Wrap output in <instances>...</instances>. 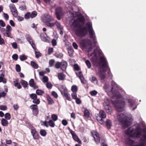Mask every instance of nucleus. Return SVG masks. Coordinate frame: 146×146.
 <instances>
[{
  "mask_svg": "<svg viewBox=\"0 0 146 146\" xmlns=\"http://www.w3.org/2000/svg\"><path fill=\"white\" fill-rule=\"evenodd\" d=\"M6 31L10 33L12 30L11 27L9 25H7L6 27Z\"/></svg>",
  "mask_w": 146,
  "mask_h": 146,
  "instance_id": "49",
  "label": "nucleus"
},
{
  "mask_svg": "<svg viewBox=\"0 0 146 146\" xmlns=\"http://www.w3.org/2000/svg\"><path fill=\"white\" fill-rule=\"evenodd\" d=\"M77 86L74 85L71 87V90L73 92H75L77 91Z\"/></svg>",
  "mask_w": 146,
  "mask_h": 146,
  "instance_id": "41",
  "label": "nucleus"
},
{
  "mask_svg": "<svg viewBox=\"0 0 146 146\" xmlns=\"http://www.w3.org/2000/svg\"><path fill=\"white\" fill-rule=\"evenodd\" d=\"M47 99L49 104H52L54 103V101L50 97H48Z\"/></svg>",
  "mask_w": 146,
  "mask_h": 146,
  "instance_id": "40",
  "label": "nucleus"
},
{
  "mask_svg": "<svg viewBox=\"0 0 146 146\" xmlns=\"http://www.w3.org/2000/svg\"><path fill=\"white\" fill-rule=\"evenodd\" d=\"M48 78L47 76L43 77L42 79V81L44 82H46L48 81Z\"/></svg>",
  "mask_w": 146,
  "mask_h": 146,
  "instance_id": "61",
  "label": "nucleus"
},
{
  "mask_svg": "<svg viewBox=\"0 0 146 146\" xmlns=\"http://www.w3.org/2000/svg\"><path fill=\"white\" fill-rule=\"evenodd\" d=\"M4 75L3 74H1L0 76V82H3V83H5L6 82V79L4 78Z\"/></svg>",
  "mask_w": 146,
  "mask_h": 146,
  "instance_id": "24",
  "label": "nucleus"
},
{
  "mask_svg": "<svg viewBox=\"0 0 146 146\" xmlns=\"http://www.w3.org/2000/svg\"><path fill=\"white\" fill-rule=\"evenodd\" d=\"M16 70L17 72H19L21 71V67L18 64H17L16 66Z\"/></svg>",
  "mask_w": 146,
  "mask_h": 146,
  "instance_id": "57",
  "label": "nucleus"
},
{
  "mask_svg": "<svg viewBox=\"0 0 146 146\" xmlns=\"http://www.w3.org/2000/svg\"><path fill=\"white\" fill-rule=\"evenodd\" d=\"M6 24L5 23L1 20H0V25L3 27L5 26Z\"/></svg>",
  "mask_w": 146,
  "mask_h": 146,
  "instance_id": "59",
  "label": "nucleus"
},
{
  "mask_svg": "<svg viewBox=\"0 0 146 146\" xmlns=\"http://www.w3.org/2000/svg\"><path fill=\"white\" fill-rule=\"evenodd\" d=\"M44 93V91L40 90H37L36 91V93L38 95H41Z\"/></svg>",
  "mask_w": 146,
  "mask_h": 146,
  "instance_id": "37",
  "label": "nucleus"
},
{
  "mask_svg": "<svg viewBox=\"0 0 146 146\" xmlns=\"http://www.w3.org/2000/svg\"><path fill=\"white\" fill-rule=\"evenodd\" d=\"M85 62L88 68H90L91 66V64L90 61L88 60H86Z\"/></svg>",
  "mask_w": 146,
  "mask_h": 146,
  "instance_id": "36",
  "label": "nucleus"
},
{
  "mask_svg": "<svg viewBox=\"0 0 146 146\" xmlns=\"http://www.w3.org/2000/svg\"><path fill=\"white\" fill-rule=\"evenodd\" d=\"M69 131L71 133L73 139L79 143H81V140L79 139L74 132L71 129H69Z\"/></svg>",
  "mask_w": 146,
  "mask_h": 146,
  "instance_id": "13",
  "label": "nucleus"
},
{
  "mask_svg": "<svg viewBox=\"0 0 146 146\" xmlns=\"http://www.w3.org/2000/svg\"><path fill=\"white\" fill-rule=\"evenodd\" d=\"M105 91L107 93H110L112 94V98L111 101L115 106L116 111L118 112H121L125 110V103L122 95L119 93L123 94V92L118 85L114 82L112 81L111 86L107 83L105 84L103 87Z\"/></svg>",
  "mask_w": 146,
  "mask_h": 146,
  "instance_id": "2",
  "label": "nucleus"
},
{
  "mask_svg": "<svg viewBox=\"0 0 146 146\" xmlns=\"http://www.w3.org/2000/svg\"><path fill=\"white\" fill-rule=\"evenodd\" d=\"M41 39L45 42H48V41L47 39L48 37L46 33H42L40 34Z\"/></svg>",
  "mask_w": 146,
  "mask_h": 146,
  "instance_id": "19",
  "label": "nucleus"
},
{
  "mask_svg": "<svg viewBox=\"0 0 146 146\" xmlns=\"http://www.w3.org/2000/svg\"><path fill=\"white\" fill-rule=\"evenodd\" d=\"M67 62L64 61H62L61 62L60 68L63 71H65L67 68Z\"/></svg>",
  "mask_w": 146,
  "mask_h": 146,
  "instance_id": "17",
  "label": "nucleus"
},
{
  "mask_svg": "<svg viewBox=\"0 0 146 146\" xmlns=\"http://www.w3.org/2000/svg\"><path fill=\"white\" fill-rule=\"evenodd\" d=\"M92 133L96 143H99L100 141L99 133L95 131H92Z\"/></svg>",
  "mask_w": 146,
  "mask_h": 146,
  "instance_id": "12",
  "label": "nucleus"
},
{
  "mask_svg": "<svg viewBox=\"0 0 146 146\" xmlns=\"http://www.w3.org/2000/svg\"><path fill=\"white\" fill-rule=\"evenodd\" d=\"M9 7L13 16L15 17H17L18 15L17 11L15 5L13 4H10Z\"/></svg>",
  "mask_w": 146,
  "mask_h": 146,
  "instance_id": "9",
  "label": "nucleus"
},
{
  "mask_svg": "<svg viewBox=\"0 0 146 146\" xmlns=\"http://www.w3.org/2000/svg\"><path fill=\"white\" fill-rule=\"evenodd\" d=\"M36 49L35 50H34L35 51V56L36 58H38L39 57L41 56L42 54H41L40 53V52L36 51Z\"/></svg>",
  "mask_w": 146,
  "mask_h": 146,
  "instance_id": "45",
  "label": "nucleus"
},
{
  "mask_svg": "<svg viewBox=\"0 0 146 146\" xmlns=\"http://www.w3.org/2000/svg\"><path fill=\"white\" fill-rule=\"evenodd\" d=\"M42 21L46 23L49 22H51L54 20L53 18L48 14H44L42 17Z\"/></svg>",
  "mask_w": 146,
  "mask_h": 146,
  "instance_id": "7",
  "label": "nucleus"
},
{
  "mask_svg": "<svg viewBox=\"0 0 146 146\" xmlns=\"http://www.w3.org/2000/svg\"><path fill=\"white\" fill-rule=\"evenodd\" d=\"M29 84L31 87H35V84L34 82V80L31 79L29 82Z\"/></svg>",
  "mask_w": 146,
  "mask_h": 146,
  "instance_id": "34",
  "label": "nucleus"
},
{
  "mask_svg": "<svg viewBox=\"0 0 146 146\" xmlns=\"http://www.w3.org/2000/svg\"><path fill=\"white\" fill-rule=\"evenodd\" d=\"M3 17L6 20H8L9 18V16L6 13H3Z\"/></svg>",
  "mask_w": 146,
  "mask_h": 146,
  "instance_id": "60",
  "label": "nucleus"
},
{
  "mask_svg": "<svg viewBox=\"0 0 146 146\" xmlns=\"http://www.w3.org/2000/svg\"><path fill=\"white\" fill-rule=\"evenodd\" d=\"M51 118L54 121H55L57 119L58 117L56 115L53 114L52 115Z\"/></svg>",
  "mask_w": 146,
  "mask_h": 146,
  "instance_id": "44",
  "label": "nucleus"
},
{
  "mask_svg": "<svg viewBox=\"0 0 146 146\" xmlns=\"http://www.w3.org/2000/svg\"><path fill=\"white\" fill-rule=\"evenodd\" d=\"M103 118H101L99 116H97L96 117V119L98 121V122L101 124H103L104 123V121Z\"/></svg>",
  "mask_w": 146,
  "mask_h": 146,
  "instance_id": "31",
  "label": "nucleus"
},
{
  "mask_svg": "<svg viewBox=\"0 0 146 146\" xmlns=\"http://www.w3.org/2000/svg\"><path fill=\"white\" fill-rule=\"evenodd\" d=\"M55 56L57 58H60L62 57L63 54L62 53H56L55 55Z\"/></svg>",
  "mask_w": 146,
  "mask_h": 146,
  "instance_id": "47",
  "label": "nucleus"
},
{
  "mask_svg": "<svg viewBox=\"0 0 146 146\" xmlns=\"http://www.w3.org/2000/svg\"><path fill=\"white\" fill-rule=\"evenodd\" d=\"M30 107L32 110L33 114L35 115H37L38 112L37 106L36 105H32Z\"/></svg>",
  "mask_w": 146,
  "mask_h": 146,
  "instance_id": "14",
  "label": "nucleus"
},
{
  "mask_svg": "<svg viewBox=\"0 0 146 146\" xmlns=\"http://www.w3.org/2000/svg\"><path fill=\"white\" fill-rule=\"evenodd\" d=\"M58 78L60 80H63L64 79L65 76L62 73H58Z\"/></svg>",
  "mask_w": 146,
  "mask_h": 146,
  "instance_id": "23",
  "label": "nucleus"
},
{
  "mask_svg": "<svg viewBox=\"0 0 146 146\" xmlns=\"http://www.w3.org/2000/svg\"><path fill=\"white\" fill-rule=\"evenodd\" d=\"M8 124V122L7 120L4 118L1 120V124L3 126H6Z\"/></svg>",
  "mask_w": 146,
  "mask_h": 146,
  "instance_id": "29",
  "label": "nucleus"
},
{
  "mask_svg": "<svg viewBox=\"0 0 146 146\" xmlns=\"http://www.w3.org/2000/svg\"><path fill=\"white\" fill-rule=\"evenodd\" d=\"M7 107L4 105L0 106V109L3 110H5L7 109Z\"/></svg>",
  "mask_w": 146,
  "mask_h": 146,
  "instance_id": "63",
  "label": "nucleus"
},
{
  "mask_svg": "<svg viewBox=\"0 0 146 146\" xmlns=\"http://www.w3.org/2000/svg\"><path fill=\"white\" fill-rule=\"evenodd\" d=\"M143 131V134L141 138L140 143L135 145V142L131 138L139 137L141 134V129L139 125L136 127L133 126L128 128L125 131V134L129 137V138L126 141V143L129 145L130 146H146V128L144 127Z\"/></svg>",
  "mask_w": 146,
  "mask_h": 146,
  "instance_id": "4",
  "label": "nucleus"
},
{
  "mask_svg": "<svg viewBox=\"0 0 146 146\" xmlns=\"http://www.w3.org/2000/svg\"><path fill=\"white\" fill-rule=\"evenodd\" d=\"M68 51L69 55L70 57H72L73 55L74 52L73 49L70 48H68Z\"/></svg>",
  "mask_w": 146,
  "mask_h": 146,
  "instance_id": "26",
  "label": "nucleus"
},
{
  "mask_svg": "<svg viewBox=\"0 0 146 146\" xmlns=\"http://www.w3.org/2000/svg\"><path fill=\"white\" fill-rule=\"evenodd\" d=\"M37 12L36 11H33L31 14V18L32 19L35 17L37 15Z\"/></svg>",
  "mask_w": 146,
  "mask_h": 146,
  "instance_id": "50",
  "label": "nucleus"
},
{
  "mask_svg": "<svg viewBox=\"0 0 146 146\" xmlns=\"http://www.w3.org/2000/svg\"><path fill=\"white\" fill-rule=\"evenodd\" d=\"M55 24V22H49L46 23V25L48 27L51 28L54 27Z\"/></svg>",
  "mask_w": 146,
  "mask_h": 146,
  "instance_id": "28",
  "label": "nucleus"
},
{
  "mask_svg": "<svg viewBox=\"0 0 146 146\" xmlns=\"http://www.w3.org/2000/svg\"><path fill=\"white\" fill-rule=\"evenodd\" d=\"M55 13L57 19L60 20L61 19L60 16H62L64 14L61 7H59L57 8L55 10Z\"/></svg>",
  "mask_w": 146,
  "mask_h": 146,
  "instance_id": "8",
  "label": "nucleus"
},
{
  "mask_svg": "<svg viewBox=\"0 0 146 146\" xmlns=\"http://www.w3.org/2000/svg\"><path fill=\"white\" fill-rule=\"evenodd\" d=\"M84 116L86 117H89L90 115V113L88 110L86 109L84 110Z\"/></svg>",
  "mask_w": 146,
  "mask_h": 146,
  "instance_id": "33",
  "label": "nucleus"
},
{
  "mask_svg": "<svg viewBox=\"0 0 146 146\" xmlns=\"http://www.w3.org/2000/svg\"><path fill=\"white\" fill-rule=\"evenodd\" d=\"M106 124L107 128L110 129L111 128L112 125V123L110 120L107 119L106 122Z\"/></svg>",
  "mask_w": 146,
  "mask_h": 146,
  "instance_id": "21",
  "label": "nucleus"
},
{
  "mask_svg": "<svg viewBox=\"0 0 146 146\" xmlns=\"http://www.w3.org/2000/svg\"><path fill=\"white\" fill-rule=\"evenodd\" d=\"M25 19H27L30 18H31V14L30 13L27 12L25 14Z\"/></svg>",
  "mask_w": 146,
  "mask_h": 146,
  "instance_id": "43",
  "label": "nucleus"
},
{
  "mask_svg": "<svg viewBox=\"0 0 146 146\" xmlns=\"http://www.w3.org/2000/svg\"><path fill=\"white\" fill-rule=\"evenodd\" d=\"M115 118L116 120L124 127L130 125L132 121L131 118L128 117L127 114L125 112L118 113L115 116Z\"/></svg>",
  "mask_w": 146,
  "mask_h": 146,
  "instance_id": "5",
  "label": "nucleus"
},
{
  "mask_svg": "<svg viewBox=\"0 0 146 146\" xmlns=\"http://www.w3.org/2000/svg\"><path fill=\"white\" fill-rule=\"evenodd\" d=\"M127 102L129 103L130 109L132 111L134 110L137 107V106L135 105V102L129 99L127 100Z\"/></svg>",
  "mask_w": 146,
  "mask_h": 146,
  "instance_id": "15",
  "label": "nucleus"
},
{
  "mask_svg": "<svg viewBox=\"0 0 146 146\" xmlns=\"http://www.w3.org/2000/svg\"><path fill=\"white\" fill-rule=\"evenodd\" d=\"M104 107L107 113L109 114H111L112 112V110L111 109V107L110 106V105L105 106H104Z\"/></svg>",
  "mask_w": 146,
  "mask_h": 146,
  "instance_id": "18",
  "label": "nucleus"
},
{
  "mask_svg": "<svg viewBox=\"0 0 146 146\" xmlns=\"http://www.w3.org/2000/svg\"><path fill=\"white\" fill-rule=\"evenodd\" d=\"M98 116L102 118H106V116L105 112L103 110H101L99 111Z\"/></svg>",
  "mask_w": 146,
  "mask_h": 146,
  "instance_id": "20",
  "label": "nucleus"
},
{
  "mask_svg": "<svg viewBox=\"0 0 146 146\" xmlns=\"http://www.w3.org/2000/svg\"><path fill=\"white\" fill-rule=\"evenodd\" d=\"M13 107L14 110L16 111L19 108V106L17 104H14Z\"/></svg>",
  "mask_w": 146,
  "mask_h": 146,
  "instance_id": "46",
  "label": "nucleus"
},
{
  "mask_svg": "<svg viewBox=\"0 0 146 146\" xmlns=\"http://www.w3.org/2000/svg\"><path fill=\"white\" fill-rule=\"evenodd\" d=\"M54 63V60L53 59L50 60L49 61V64L50 66L52 67L53 66Z\"/></svg>",
  "mask_w": 146,
  "mask_h": 146,
  "instance_id": "56",
  "label": "nucleus"
},
{
  "mask_svg": "<svg viewBox=\"0 0 146 146\" xmlns=\"http://www.w3.org/2000/svg\"><path fill=\"white\" fill-rule=\"evenodd\" d=\"M76 74L77 76L79 78H81L83 77L82 75V73L81 72H79L78 73H76Z\"/></svg>",
  "mask_w": 146,
  "mask_h": 146,
  "instance_id": "62",
  "label": "nucleus"
},
{
  "mask_svg": "<svg viewBox=\"0 0 146 146\" xmlns=\"http://www.w3.org/2000/svg\"><path fill=\"white\" fill-rule=\"evenodd\" d=\"M21 83L23 86L25 88L27 87L28 86V83L26 81L22 80L21 82Z\"/></svg>",
  "mask_w": 146,
  "mask_h": 146,
  "instance_id": "30",
  "label": "nucleus"
},
{
  "mask_svg": "<svg viewBox=\"0 0 146 146\" xmlns=\"http://www.w3.org/2000/svg\"><path fill=\"white\" fill-rule=\"evenodd\" d=\"M30 97L32 99L34 100L37 98L36 95L35 94H30Z\"/></svg>",
  "mask_w": 146,
  "mask_h": 146,
  "instance_id": "52",
  "label": "nucleus"
},
{
  "mask_svg": "<svg viewBox=\"0 0 146 146\" xmlns=\"http://www.w3.org/2000/svg\"><path fill=\"white\" fill-rule=\"evenodd\" d=\"M61 66V62H56L55 65V67L57 68H59L60 67V68Z\"/></svg>",
  "mask_w": 146,
  "mask_h": 146,
  "instance_id": "54",
  "label": "nucleus"
},
{
  "mask_svg": "<svg viewBox=\"0 0 146 146\" xmlns=\"http://www.w3.org/2000/svg\"><path fill=\"white\" fill-rule=\"evenodd\" d=\"M19 58L21 61H23L27 59V57L25 55H22L19 56Z\"/></svg>",
  "mask_w": 146,
  "mask_h": 146,
  "instance_id": "39",
  "label": "nucleus"
},
{
  "mask_svg": "<svg viewBox=\"0 0 146 146\" xmlns=\"http://www.w3.org/2000/svg\"><path fill=\"white\" fill-rule=\"evenodd\" d=\"M33 102L34 103L38 104H39L40 102L39 100L36 98L33 100Z\"/></svg>",
  "mask_w": 146,
  "mask_h": 146,
  "instance_id": "51",
  "label": "nucleus"
},
{
  "mask_svg": "<svg viewBox=\"0 0 146 146\" xmlns=\"http://www.w3.org/2000/svg\"><path fill=\"white\" fill-rule=\"evenodd\" d=\"M52 94L55 98H57L58 97L57 93L54 91H52Z\"/></svg>",
  "mask_w": 146,
  "mask_h": 146,
  "instance_id": "64",
  "label": "nucleus"
},
{
  "mask_svg": "<svg viewBox=\"0 0 146 146\" xmlns=\"http://www.w3.org/2000/svg\"><path fill=\"white\" fill-rule=\"evenodd\" d=\"M55 25H56L58 30H62L63 29V27L61 25L60 23L58 21H56L55 22Z\"/></svg>",
  "mask_w": 146,
  "mask_h": 146,
  "instance_id": "25",
  "label": "nucleus"
},
{
  "mask_svg": "<svg viewBox=\"0 0 146 146\" xmlns=\"http://www.w3.org/2000/svg\"><path fill=\"white\" fill-rule=\"evenodd\" d=\"M31 65L35 69H37L38 67V64L34 61H31Z\"/></svg>",
  "mask_w": 146,
  "mask_h": 146,
  "instance_id": "32",
  "label": "nucleus"
},
{
  "mask_svg": "<svg viewBox=\"0 0 146 146\" xmlns=\"http://www.w3.org/2000/svg\"><path fill=\"white\" fill-rule=\"evenodd\" d=\"M26 37L27 41L29 42L30 44L31 45L34 50H35L36 48L35 47V45L33 42V41L30 35H27L26 36Z\"/></svg>",
  "mask_w": 146,
  "mask_h": 146,
  "instance_id": "10",
  "label": "nucleus"
},
{
  "mask_svg": "<svg viewBox=\"0 0 146 146\" xmlns=\"http://www.w3.org/2000/svg\"><path fill=\"white\" fill-rule=\"evenodd\" d=\"M86 25L88 27L90 37L93 39V42L96 44L97 42V41L95 32L92 28V23L88 22L86 24Z\"/></svg>",
  "mask_w": 146,
  "mask_h": 146,
  "instance_id": "6",
  "label": "nucleus"
},
{
  "mask_svg": "<svg viewBox=\"0 0 146 146\" xmlns=\"http://www.w3.org/2000/svg\"><path fill=\"white\" fill-rule=\"evenodd\" d=\"M71 96L73 99H75L77 98V94L75 92H73L71 94Z\"/></svg>",
  "mask_w": 146,
  "mask_h": 146,
  "instance_id": "53",
  "label": "nucleus"
},
{
  "mask_svg": "<svg viewBox=\"0 0 146 146\" xmlns=\"http://www.w3.org/2000/svg\"><path fill=\"white\" fill-rule=\"evenodd\" d=\"M5 118L7 120H9L11 118V115L10 113H6L4 115Z\"/></svg>",
  "mask_w": 146,
  "mask_h": 146,
  "instance_id": "42",
  "label": "nucleus"
},
{
  "mask_svg": "<svg viewBox=\"0 0 146 146\" xmlns=\"http://www.w3.org/2000/svg\"><path fill=\"white\" fill-rule=\"evenodd\" d=\"M48 123L49 126H50L51 127H54L55 126V123L52 120H50L49 121Z\"/></svg>",
  "mask_w": 146,
  "mask_h": 146,
  "instance_id": "38",
  "label": "nucleus"
},
{
  "mask_svg": "<svg viewBox=\"0 0 146 146\" xmlns=\"http://www.w3.org/2000/svg\"><path fill=\"white\" fill-rule=\"evenodd\" d=\"M91 82L94 84H97L98 80L97 78L94 76H92L90 79Z\"/></svg>",
  "mask_w": 146,
  "mask_h": 146,
  "instance_id": "27",
  "label": "nucleus"
},
{
  "mask_svg": "<svg viewBox=\"0 0 146 146\" xmlns=\"http://www.w3.org/2000/svg\"><path fill=\"white\" fill-rule=\"evenodd\" d=\"M110 100L107 97H105L104 100V102L103 103L104 106L106 105H110Z\"/></svg>",
  "mask_w": 146,
  "mask_h": 146,
  "instance_id": "22",
  "label": "nucleus"
},
{
  "mask_svg": "<svg viewBox=\"0 0 146 146\" xmlns=\"http://www.w3.org/2000/svg\"><path fill=\"white\" fill-rule=\"evenodd\" d=\"M40 133V134L43 136H45L47 133L46 131L43 129H41Z\"/></svg>",
  "mask_w": 146,
  "mask_h": 146,
  "instance_id": "35",
  "label": "nucleus"
},
{
  "mask_svg": "<svg viewBox=\"0 0 146 146\" xmlns=\"http://www.w3.org/2000/svg\"><path fill=\"white\" fill-rule=\"evenodd\" d=\"M0 30L2 32L4 35L5 36L10 37L11 38H13V36L11 35V33H10L7 32L5 30V29L0 27Z\"/></svg>",
  "mask_w": 146,
  "mask_h": 146,
  "instance_id": "16",
  "label": "nucleus"
},
{
  "mask_svg": "<svg viewBox=\"0 0 146 146\" xmlns=\"http://www.w3.org/2000/svg\"><path fill=\"white\" fill-rule=\"evenodd\" d=\"M69 14L72 19L70 21L71 28L74 31L75 34L79 37L84 36L88 33L87 28L84 25L85 19L80 13L74 12L72 9L69 11Z\"/></svg>",
  "mask_w": 146,
  "mask_h": 146,
  "instance_id": "3",
  "label": "nucleus"
},
{
  "mask_svg": "<svg viewBox=\"0 0 146 146\" xmlns=\"http://www.w3.org/2000/svg\"><path fill=\"white\" fill-rule=\"evenodd\" d=\"M58 89L61 92V94L63 96L68 94L67 89L63 85L59 86Z\"/></svg>",
  "mask_w": 146,
  "mask_h": 146,
  "instance_id": "11",
  "label": "nucleus"
},
{
  "mask_svg": "<svg viewBox=\"0 0 146 146\" xmlns=\"http://www.w3.org/2000/svg\"><path fill=\"white\" fill-rule=\"evenodd\" d=\"M33 138L35 139H38L39 138V134L37 132L36 133L33 134Z\"/></svg>",
  "mask_w": 146,
  "mask_h": 146,
  "instance_id": "48",
  "label": "nucleus"
},
{
  "mask_svg": "<svg viewBox=\"0 0 146 146\" xmlns=\"http://www.w3.org/2000/svg\"><path fill=\"white\" fill-rule=\"evenodd\" d=\"M48 123V122L46 121H43L42 122V125L45 126L46 127H48L49 126Z\"/></svg>",
  "mask_w": 146,
  "mask_h": 146,
  "instance_id": "55",
  "label": "nucleus"
},
{
  "mask_svg": "<svg viewBox=\"0 0 146 146\" xmlns=\"http://www.w3.org/2000/svg\"><path fill=\"white\" fill-rule=\"evenodd\" d=\"M90 93L91 96H94L96 95L97 93V92L96 90H93L91 91Z\"/></svg>",
  "mask_w": 146,
  "mask_h": 146,
  "instance_id": "58",
  "label": "nucleus"
},
{
  "mask_svg": "<svg viewBox=\"0 0 146 146\" xmlns=\"http://www.w3.org/2000/svg\"><path fill=\"white\" fill-rule=\"evenodd\" d=\"M80 46L83 50L89 52V57H91V60L96 66H100V70L98 75L101 80H103L106 78V70L108 68V63L104 55L101 50L98 48L95 49L93 52L90 54L89 52L92 49V42L89 39L82 40L80 42Z\"/></svg>",
  "mask_w": 146,
  "mask_h": 146,
  "instance_id": "1",
  "label": "nucleus"
}]
</instances>
